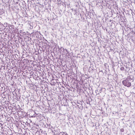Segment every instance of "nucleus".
<instances>
[{"mask_svg":"<svg viewBox=\"0 0 135 135\" xmlns=\"http://www.w3.org/2000/svg\"><path fill=\"white\" fill-rule=\"evenodd\" d=\"M131 80V78L129 77L122 81V83L124 85L128 87H129L131 85V83L129 82V80Z\"/></svg>","mask_w":135,"mask_h":135,"instance_id":"nucleus-1","label":"nucleus"},{"mask_svg":"<svg viewBox=\"0 0 135 135\" xmlns=\"http://www.w3.org/2000/svg\"><path fill=\"white\" fill-rule=\"evenodd\" d=\"M120 69L122 71H123L124 70V68L123 67H122L120 68Z\"/></svg>","mask_w":135,"mask_h":135,"instance_id":"nucleus-2","label":"nucleus"}]
</instances>
